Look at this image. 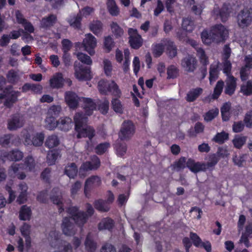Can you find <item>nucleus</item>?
<instances>
[{
    "label": "nucleus",
    "instance_id": "1",
    "mask_svg": "<svg viewBox=\"0 0 252 252\" xmlns=\"http://www.w3.org/2000/svg\"><path fill=\"white\" fill-rule=\"evenodd\" d=\"M66 212L69 217L64 218V235L71 236L75 234L76 229L72 222L73 220L76 225L82 227L88 220V215L83 211L79 210L76 206H71L66 209Z\"/></svg>",
    "mask_w": 252,
    "mask_h": 252
},
{
    "label": "nucleus",
    "instance_id": "2",
    "mask_svg": "<svg viewBox=\"0 0 252 252\" xmlns=\"http://www.w3.org/2000/svg\"><path fill=\"white\" fill-rule=\"evenodd\" d=\"M74 121L77 138L88 137L91 140L94 137L95 131L92 126L87 125V118L83 113H76L74 117Z\"/></svg>",
    "mask_w": 252,
    "mask_h": 252
},
{
    "label": "nucleus",
    "instance_id": "3",
    "mask_svg": "<svg viewBox=\"0 0 252 252\" xmlns=\"http://www.w3.org/2000/svg\"><path fill=\"white\" fill-rule=\"evenodd\" d=\"M228 34V30L221 24L214 26L209 33L207 31L201 33L202 41L206 44H209L212 41L220 42L224 41Z\"/></svg>",
    "mask_w": 252,
    "mask_h": 252
},
{
    "label": "nucleus",
    "instance_id": "4",
    "mask_svg": "<svg viewBox=\"0 0 252 252\" xmlns=\"http://www.w3.org/2000/svg\"><path fill=\"white\" fill-rule=\"evenodd\" d=\"M98 89L101 94H107L108 92H109L117 97H120L121 95L119 86L114 81L109 82L101 80L98 83Z\"/></svg>",
    "mask_w": 252,
    "mask_h": 252
},
{
    "label": "nucleus",
    "instance_id": "5",
    "mask_svg": "<svg viewBox=\"0 0 252 252\" xmlns=\"http://www.w3.org/2000/svg\"><path fill=\"white\" fill-rule=\"evenodd\" d=\"M97 41L96 38L92 34L88 33L85 35L82 43L77 42L76 43V49L81 50L83 48L84 50L87 51L91 56L94 54V49L96 47Z\"/></svg>",
    "mask_w": 252,
    "mask_h": 252
},
{
    "label": "nucleus",
    "instance_id": "6",
    "mask_svg": "<svg viewBox=\"0 0 252 252\" xmlns=\"http://www.w3.org/2000/svg\"><path fill=\"white\" fill-rule=\"evenodd\" d=\"M135 127L130 121H125L122 124L118 133L119 138L122 141H128L134 135Z\"/></svg>",
    "mask_w": 252,
    "mask_h": 252
},
{
    "label": "nucleus",
    "instance_id": "7",
    "mask_svg": "<svg viewBox=\"0 0 252 252\" xmlns=\"http://www.w3.org/2000/svg\"><path fill=\"white\" fill-rule=\"evenodd\" d=\"M100 165L99 159L96 156L91 158V161L84 162L80 166L79 170V176L84 178L87 175V172L91 170H96Z\"/></svg>",
    "mask_w": 252,
    "mask_h": 252
},
{
    "label": "nucleus",
    "instance_id": "8",
    "mask_svg": "<svg viewBox=\"0 0 252 252\" xmlns=\"http://www.w3.org/2000/svg\"><path fill=\"white\" fill-rule=\"evenodd\" d=\"M75 76L79 81H87L91 80L92 77L91 67L84 66L82 64L77 63L74 64Z\"/></svg>",
    "mask_w": 252,
    "mask_h": 252
},
{
    "label": "nucleus",
    "instance_id": "9",
    "mask_svg": "<svg viewBox=\"0 0 252 252\" xmlns=\"http://www.w3.org/2000/svg\"><path fill=\"white\" fill-rule=\"evenodd\" d=\"M237 22L240 28L249 27L252 23V10H241L237 16Z\"/></svg>",
    "mask_w": 252,
    "mask_h": 252
},
{
    "label": "nucleus",
    "instance_id": "10",
    "mask_svg": "<svg viewBox=\"0 0 252 252\" xmlns=\"http://www.w3.org/2000/svg\"><path fill=\"white\" fill-rule=\"evenodd\" d=\"M128 34L129 36V42L131 47L135 49L139 48L142 45L143 39L138 33L137 30L133 28H129L128 30Z\"/></svg>",
    "mask_w": 252,
    "mask_h": 252
},
{
    "label": "nucleus",
    "instance_id": "11",
    "mask_svg": "<svg viewBox=\"0 0 252 252\" xmlns=\"http://www.w3.org/2000/svg\"><path fill=\"white\" fill-rule=\"evenodd\" d=\"M232 12V8L230 3H224L221 9L219 7H215L213 10V14L219 16L222 22H224L227 20L230 13Z\"/></svg>",
    "mask_w": 252,
    "mask_h": 252
},
{
    "label": "nucleus",
    "instance_id": "12",
    "mask_svg": "<svg viewBox=\"0 0 252 252\" xmlns=\"http://www.w3.org/2000/svg\"><path fill=\"white\" fill-rule=\"evenodd\" d=\"M1 156L10 161L21 160L23 157V153L18 149H13L9 152H4L1 153Z\"/></svg>",
    "mask_w": 252,
    "mask_h": 252
},
{
    "label": "nucleus",
    "instance_id": "13",
    "mask_svg": "<svg viewBox=\"0 0 252 252\" xmlns=\"http://www.w3.org/2000/svg\"><path fill=\"white\" fill-rule=\"evenodd\" d=\"M197 61L195 58L188 56L184 58L181 63L182 66L188 72H193L196 68Z\"/></svg>",
    "mask_w": 252,
    "mask_h": 252
},
{
    "label": "nucleus",
    "instance_id": "14",
    "mask_svg": "<svg viewBox=\"0 0 252 252\" xmlns=\"http://www.w3.org/2000/svg\"><path fill=\"white\" fill-rule=\"evenodd\" d=\"M52 195L50 197V199L53 203L59 206V212L62 214L63 212V197L61 193L59 192V189L58 188H54L52 190Z\"/></svg>",
    "mask_w": 252,
    "mask_h": 252
},
{
    "label": "nucleus",
    "instance_id": "15",
    "mask_svg": "<svg viewBox=\"0 0 252 252\" xmlns=\"http://www.w3.org/2000/svg\"><path fill=\"white\" fill-rule=\"evenodd\" d=\"M205 166V163L195 162L191 158H189L187 162V167L194 173L206 171Z\"/></svg>",
    "mask_w": 252,
    "mask_h": 252
},
{
    "label": "nucleus",
    "instance_id": "16",
    "mask_svg": "<svg viewBox=\"0 0 252 252\" xmlns=\"http://www.w3.org/2000/svg\"><path fill=\"white\" fill-rule=\"evenodd\" d=\"M49 85L52 89H59L63 86V74L57 72L49 80Z\"/></svg>",
    "mask_w": 252,
    "mask_h": 252
},
{
    "label": "nucleus",
    "instance_id": "17",
    "mask_svg": "<svg viewBox=\"0 0 252 252\" xmlns=\"http://www.w3.org/2000/svg\"><path fill=\"white\" fill-rule=\"evenodd\" d=\"M6 98L4 105L8 108H11L13 104L18 100V97L20 95L21 93L18 91H13L9 94H5Z\"/></svg>",
    "mask_w": 252,
    "mask_h": 252
},
{
    "label": "nucleus",
    "instance_id": "18",
    "mask_svg": "<svg viewBox=\"0 0 252 252\" xmlns=\"http://www.w3.org/2000/svg\"><path fill=\"white\" fill-rule=\"evenodd\" d=\"M225 82V93L231 95L234 94L236 88V78L233 76H228Z\"/></svg>",
    "mask_w": 252,
    "mask_h": 252
},
{
    "label": "nucleus",
    "instance_id": "19",
    "mask_svg": "<svg viewBox=\"0 0 252 252\" xmlns=\"http://www.w3.org/2000/svg\"><path fill=\"white\" fill-rule=\"evenodd\" d=\"M83 104L82 107L86 114L88 116L92 115L94 110L96 109V103L93 99L89 98H83Z\"/></svg>",
    "mask_w": 252,
    "mask_h": 252
},
{
    "label": "nucleus",
    "instance_id": "20",
    "mask_svg": "<svg viewBox=\"0 0 252 252\" xmlns=\"http://www.w3.org/2000/svg\"><path fill=\"white\" fill-rule=\"evenodd\" d=\"M101 184V179L98 176L94 175L88 178L85 184L84 193L87 196L89 188L92 186H98Z\"/></svg>",
    "mask_w": 252,
    "mask_h": 252
},
{
    "label": "nucleus",
    "instance_id": "21",
    "mask_svg": "<svg viewBox=\"0 0 252 252\" xmlns=\"http://www.w3.org/2000/svg\"><path fill=\"white\" fill-rule=\"evenodd\" d=\"M57 20V16L54 14H50L48 16L42 19L40 22L41 27L47 29L52 26L56 23Z\"/></svg>",
    "mask_w": 252,
    "mask_h": 252
},
{
    "label": "nucleus",
    "instance_id": "22",
    "mask_svg": "<svg viewBox=\"0 0 252 252\" xmlns=\"http://www.w3.org/2000/svg\"><path fill=\"white\" fill-rule=\"evenodd\" d=\"M202 93L203 89L201 88H192L187 93L186 97V100L189 102H193L202 94Z\"/></svg>",
    "mask_w": 252,
    "mask_h": 252
},
{
    "label": "nucleus",
    "instance_id": "23",
    "mask_svg": "<svg viewBox=\"0 0 252 252\" xmlns=\"http://www.w3.org/2000/svg\"><path fill=\"white\" fill-rule=\"evenodd\" d=\"M78 99V96L74 93L66 92L65 101L70 108H75L77 106Z\"/></svg>",
    "mask_w": 252,
    "mask_h": 252
},
{
    "label": "nucleus",
    "instance_id": "24",
    "mask_svg": "<svg viewBox=\"0 0 252 252\" xmlns=\"http://www.w3.org/2000/svg\"><path fill=\"white\" fill-rule=\"evenodd\" d=\"M32 215V210L26 205H23L19 211V219L22 220H30Z\"/></svg>",
    "mask_w": 252,
    "mask_h": 252
},
{
    "label": "nucleus",
    "instance_id": "25",
    "mask_svg": "<svg viewBox=\"0 0 252 252\" xmlns=\"http://www.w3.org/2000/svg\"><path fill=\"white\" fill-rule=\"evenodd\" d=\"M60 140L58 137L56 135H51L48 136L46 139L45 146L49 149H52L58 146Z\"/></svg>",
    "mask_w": 252,
    "mask_h": 252
},
{
    "label": "nucleus",
    "instance_id": "26",
    "mask_svg": "<svg viewBox=\"0 0 252 252\" xmlns=\"http://www.w3.org/2000/svg\"><path fill=\"white\" fill-rule=\"evenodd\" d=\"M45 122L46 128L50 130L54 129L60 124L56 117L49 115H47Z\"/></svg>",
    "mask_w": 252,
    "mask_h": 252
},
{
    "label": "nucleus",
    "instance_id": "27",
    "mask_svg": "<svg viewBox=\"0 0 252 252\" xmlns=\"http://www.w3.org/2000/svg\"><path fill=\"white\" fill-rule=\"evenodd\" d=\"M79 49H76V51L75 53L78 60L80 61L82 63L88 65H91L92 64L93 61L91 57L86 54L80 52Z\"/></svg>",
    "mask_w": 252,
    "mask_h": 252
},
{
    "label": "nucleus",
    "instance_id": "28",
    "mask_svg": "<svg viewBox=\"0 0 252 252\" xmlns=\"http://www.w3.org/2000/svg\"><path fill=\"white\" fill-rule=\"evenodd\" d=\"M64 172L70 178H74L78 172L77 167L74 163H71L65 167Z\"/></svg>",
    "mask_w": 252,
    "mask_h": 252
},
{
    "label": "nucleus",
    "instance_id": "29",
    "mask_svg": "<svg viewBox=\"0 0 252 252\" xmlns=\"http://www.w3.org/2000/svg\"><path fill=\"white\" fill-rule=\"evenodd\" d=\"M231 104L228 102L225 103L220 109L222 119L224 121L229 120L230 117Z\"/></svg>",
    "mask_w": 252,
    "mask_h": 252
},
{
    "label": "nucleus",
    "instance_id": "30",
    "mask_svg": "<svg viewBox=\"0 0 252 252\" xmlns=\"http://www.w3.org/2000/svg\"><path fill=\"white\" fill-rule=\"evenodd\" d=\"M20 119L17 116H13L8 121L7 128L10 130H14L21 127Z\"/></svg>",
    "mask_w": 252,
    "mask_h": 252
},
{
    "label": "nucleus",
    "instance_id": "31",
    "mask_svg": "<svg viewBox=\"0 0 252 252\" xmlns=\"http://www.w3.org/2000/svg\"><path fill=\"white\" fill-rule=\"evenodd\" d=\"M95 208L101 212H106L109 210L110 207L105 201L103 200H96L94 203Z\"/></svg>",
    "mask_w": 252,
    "mask_h": 252
},
{
    "label": "nucleus",
    "instance_id": "32",
    "mask_svg": "<svg viewBox=\"0 0 252 252\" xmlns=\"http://www.w3.org/2000/svg\"><path fill=\"white\" fill-rule=\"evenodd\" d=\"M59 153L56 150L49 151L47 155V162L49 165H53L55 163L57 159L58 158Z\"/></svg>",
    "mask_w": 252,
    "mask_h": 252
},
{
    "label": "nucleus",
    "instance_id": "33",
    "mask_svg": "<svg viewBox=\"0 0 252 252\" xmlns=\"http://www.w3.org/2000/svg\"><path fill=\"white\" fill-rule=\"evenodd\" d=\"M107 6L110 14L112 16H117L119 10L114 0H107Z\"/></svg>",
    "mask_w": 252,
    "mask_h": 252
},
{
    "label": "nucleus",
    "instance_id": "34",
    "mask_svg": "<svg viewBox=\"0 0 252 252\" xmlns=\"http://www.w3.org/2000/svg\"><path fill=\"white\" fill-rule=\"evenodd\" d=\"M6 78L9 83L14 84L19 80L18 72L12 69L9 70L6 74Z\"/></svg>",
    "mask_w": 252,
    "mask_h": 252
},
{
    "label": "nucleus",
    "instance_id": "35",
    "mask_svg": "<svg viewBox=\"0 0 252 252\" xmlns=\"http://www.w3.org/2000/svg\"><path fill=\"white\" fill-rule=\"evenodd\" d=\"M218 74L219 70L218 65L216 64L211 65L209 71V80L211 84L218 79Z\"/></svg>",
    "mask_w": 252,
    "mask_h": 252
},
{
    "label": "nucleus",
    "instance_id": "36",
    "mask_svg": "<svg viewBox=\"0 0 252 252\" xmlns=\"http://www.w3.org/2000/svg\"><path fill=\"white\" fill-rule=\"evenodd\" d=\"M195 49L197 56L199 58L201 63L204 65L208 64L209 63V61L205 51L201 48L199 47H196Z\"/></svg>",
    "mask_w": 252,
    "mask_h": 252
},
{
    "label": "nucleus",
    "instance_id": "37",
    "mask_svg": "<svg viewBox=\"0 0 252 252\" xmlns=\"http://www.w3.org/2000/svg\"><path fill=\"white\" fill-rule=\"evenodd\" d=\"M45 138L43 132H37L32 137V145L35 147L41 146Z\"/></svg>",
    "mask_w": 252,
    "mask_h": 252
},
{
    "label": "nucleus",
    "instance_id": "38",
    "mask_svg": "<svg viewBox=\"0 0 252 252\" xmlns=\"http://www.w3.org/2000/svg\"><path fill=\"white\" fill-rule=\"evenodd\" d=\"M219 113L218 108L210 110L203 115L204 121L207 122H211L218 115Z\"/></svg>",
    "mask_w": 252,
    "mask_h": 252
},
{
    "label": "nucleus",
    "instance_id": "39",
    "mask_svg": "<svg viewBox=\"0 0 252 252\" xmlns=\"http://www.w3.org/2000/svg\"><path fill=\"white\" fill-rule=\"evenodd\" d=\"M111 105L113 110L118 113H123L124 107L121 101L118 98H113L111 100Z\"/></svg>",
    "mask_w": 252,
    "mask_h": 252
},
{
    "label": "nucleus",
    "instance_id": "40",
    "mask_svg": "<svg viewBox=\"0 0 252 252\" xmlns=\"http://www.w3.org/2000/svg\"><path fill=\"white\" fill-rule=\"evenodd\" d=\"M182 27L184 30L191 32L194 29L193 22L189 18H184L182 22Z\"/></svg>",
    "mask_w": 252,
    "mask_h": 252
},
{
    "label": "nucleus",
    "instance_id": "41",
    "mask_svg": "<svg viewBox=\"0 0 252 252\" xmlns=\"http://www.w3.org/2000/svg\"><path fill=\"white\" fill-rule=\"evenodd\" d=\"M228 139V134L224 131H222L217 134L213 137L212 141L221 144L224 142L225 141Z\"/></svg>",
    "mask_w": 252,
    "mask_h": 252
},
{
    "label": "nucleus",
    "instance_id": "42",
    "mask_svg": "<svg viewBox=\"0 0 252 252\" xmlns=\"http://www.w3.org/2000/svg\"><path fill=\"white\" fill-rule=\"evenodd\" d=\"M114 225L113 220L110 219H104L99 223L98 228L99 230L111 229Z\"/></svg>",
    "mask_w": 252,
    "mask_h": 252
},
{
    "label": "nucleus",
    "instance_id": "43",
    "mask_svg": "<svg viewBox=\"0 0 252 252\" xmlns=\"http://www.w3.org/2000/svg\"><path fill=\"white\" fill-rule=\"evenodd\" d=\"M102 25L100 21H93L90 25V29L94 33L97 35L99 34L102 30Z\"/></svg>",
    "mask_w": 252,
    "mask_h": 252
},
{
    "label": "nucleus",
    "instance_id": "44",
    "mask_svg": "<svg viewBox=\"0 0 252 252\" xmlns=\"http://www.w3.org/2000/svg\"><path fill=\"white\" fill-rule=\"evenodd\" d=\"M247 155L246 154H242L240 156L235 155L233 156L232 160L234 164L239 167L243 166L244 163L246 162Z\"/></svg>",
    "mask_w": 252,
    "mask_h": 252
},
{
    "label": "nucleus",
    "instance_id": "45",
    "mask_svg": "<svg viewBox=\"0 0 252 252\" xmlns=\"http://www.w3.org/2000/svg\"><path fill=\"white\" fill-rule=\"evenodd\" d=\"M82 17L80 14H78L77 16H74L68 20V22L72 27L79 29L81 27V21Z\"/></svg>",
    "mask_w": 252,
    "mask_h": 252
},
{
    "label": "nucleus",
    "instance_id": "46",
    "mask_svg": "<svg viewBox=\"0 0 252 252\" xmlns=\"http://www.w3.org/2000/svg\"><path fill=\"white\" fill-rule=\"evenodd\" d=\"M223 86L224 82L222 80H220L217 82L214 88V93L212 95L214 99L218 98L222 92Z\"/></svg>",
    "mask_w": 252,
    "mask_h": 252
},
{
    "label": "nucleus",
    "instance_id": "47",
    "mask_svg": "<svg viewBox=\"0 0 252 252\" xmlns=\"http://www.w3.org/2000/svg\"><path fill=\"white\" fill-rule=\"evenodd\" d=\"M241 91L244 94L249 95L252 94V82L248 81L241 86Z\"/></svg>",
    "mask_w": 252,
    "mask_h": 252
},
{
    "label": "nucleus",
    "instance_id": "48",
    "mask_svg": "<svg viewBox=\"0 0 252 252\" xmlns=\"http://www.w3.org/2000/svg\"><path fill=\"white\" fill-rule=\"evenodd\" d=\"M111 28L113 33L116 37H120L124 34L123 29L118 25V24L113 22L111 24Z\"/></svg>",
    "mask_w": 252,
    "mask_h": 252
},
{
    "label": "nucleus",
    "instance_id": "49",
    "mask_svg": "<svg viewBox=\"0 0 252 252\" xmlns=\"http://www.w3.org/2000/svg\"><path fill=\"white\" fill-rule=\"evenodd\" d=\"M219 160V158L217 156L215 155L211 156L207 163H205L206 170L213 168L218 163Z\"/></svg>",
    "mask_w": 252,
    "mask_h": 252
},
{
    "label": "nucleus",
    "instance_id": "50",
    "mask_svg": "<svg viewBox=\"0 0 252 252\" xmlns=\"http://www.w3.org/2000/svg\"><path fill=\"white\" fill-rule=\"evenodd\" d=\"M62 110L60 105H53L48 109L47 115L57 117Z\"/></svg>",
    "mask_w": 252,
    "mask_h": 252
},
{
    "label": "nucleus",
    "instance_id": "51",
    "mask_svg": "<svg viewBox=\"0 0 252 252\" xmlns=\"http://www.w3.org/2000/svg\"><path fill=\"white\" fill-rule=\"evenodd\" d=\"M246 136H238L233 140V143L235 148L240 149L246 143Z\"/></svg>",
    "mask_w": 252,
    "mask_h": 252
},
{
    "label": "nucleus",
    "instance_id": "52",
    "mask_svg": "<svg viewBox=\"0 0 252 252\" xmlns=\"http://www.w3.org/2000/svg\"><path fill=\"white\" fill-rule=\"evenodd\" d=\"M166 45L169 56L171 58L175 57L177 55V49L174 43L170 40H167Z\"/></svg>",
    "mask_w": 252,
    "mask_h": 252
},
{
    "label": "nucleus",
    "instance_id": "53",
    "mask_svg": "<svg viewBox=\"0 0 252 252\" xmlns=\"http://www.w3.org/2000/svg\"><path fill=\"white\" fill-rule=\"evenodd\" d=\"M168 78H175L178 75V69L174 65H170L167 68V70Z\"/></svg>",
    "mask_w": 252,
    "mask_h": 252
},
{
    "label": "nucleus",
    "instance_id": "54",
    "mask_svg": "<svg viewBox=\"0 0 252 252\" xmlns=\"http://www.w3.org/2000/svg\"><path fill=\"white\" fill-rule=\"evenodd\" d=\"M85 245L86 250L89 252H93L96 249L95 244L89 238V236L86 238Z\"/></svg>",
    "mask_w": 252,
    "mask_h": 252
},
{
    "label": "nucleus",
    "instance_id": "55",
    "mask_svg": "<svg viewBox=\"0 0 252 252\" xmlns=\"http://www.w3.org/2000/svg\"><path fill=\"white\" fill-rule=\"evenodd\" d=\"M103 63L105 74L108 76H111L112 70V66L111 62L107 59H105L103 60Z\"/></svg>",
    "mask_w": 252,
    "mask_h": 252
},
{
    "label": "nucleus",
    "instance_id": "56",
    "mask_svg": "<svg viewBox=\"0 0 252 252\" xmlns=\"http://www.w3.org/2000/svg\"><path fill=\"white\" fill-rule=\"evenodd\" d=\"M110 144L108 143H100L96 147L95 152L98 155H102L107 150Z\"/></svg>",
    "mask_w": 252,
    "mask_h": 252
},
{
    "label": "nucleus",
    "instance_id": "57",
    "mask_svg": "<svg viewBox=\"0 0 252 252\" xmlns=\"http://www.w3.org/2000/svg\"><path fill=\"white\" fill-rule=\"evenodd\" d=\"M186 158L185 157H181L179 159L175 162L174 167L177 170L183 169L185 168L186 165H187Z\"/></svg>",
    "mask_w": 252,
    "mask_h": 252
},
{
    "label": "nucleus",
    "instance_id": "58",
    "mask_svg": "<svg viewBox=\"0 0 252 252\" xmlns=\"http://www.w3.org/2000/svg\"><path fill=\"white\" fill-rule=\"evenodd\" d=\"M13 135L11 134H4L0 137V145L5 147L10 143V140Z\"/></svg>",
    "mask_w": 252,
    "mask_h": 252
},
{
    "label": "nucleus",
    "instance_id": "59",
    "mask_svg": "<svg viewBox=\"0 0 252 252\" xmlns=\"http://www.w3.org/2000/svg\"><path fill=\"white\" fill-rule=\"evenodd\" d=\"M37 200L42 203H47L48 202V191L44 190L40 191L37 196Z\"/></svg>",
    "mask_w": 252,
    "mask_h": 252
},
{
    "label": "nucleus",
    "instance_id": "60",
    "mask_svg": "<svg viewBox=\"0 0 252 252\" xmlns=\"http://www.w3.org/2000/svg\"><path fill=\"white\" fill-rule=\"evenodd\" d=\"M164 51V46L162 44H158L154 46L153 53L155 57H158L162 54Z\"/></svg>",
    "mask_w": 252,
    "mask_h": 252
},
{
    "label": "nucleus",
    "instance_id": "61",
    "mask_svg": "<svg viewBox=\"0 0 252 252\" xmlns=\"http://www.w3.org/2000/svg\"><path fill=\"white\" fill-rule=\"evenodd\" d=\"M24 163L27 168H28L30 171H32L34 168L35 164L33 158L32 156H28L25 158Z\"/></svg>",
    "mask_w": 252,
    "mask_h": 252
},
{
    "label": "nucleus",
    "instance_id": "62",
    "mask_svg": "<svg viewBox=\"0 0 252 252\" xmlns=\"http://www.w3.org/2000/svg\"><path fill=\"white\" fill-rule=\"evenodd\" d=\"M244 124L242 121L235 122L232 126V129L234 132H240L244 128Z\"/></svg>",
    "mask_w": 252,
    "mask_h": 252
},
{
    "label": "nucleus",
    "instance_id": "63",
    "mask_svg": "<svg viewBox=\"0 0 252 252\" xmlns=\"http://www.w3.org/2000/svg\"><path fill=\"white\" fill-rule=\"evenodd\" d=\"M190 238L192 240L193 245L197 247H199L202 244V241L199 237L196 234L193 232L190 233Z\"/></svg>",
    "mask_w": 252,
    "mask_h": 252
},
{
    "label": "nucleus",
    "instance_id": "64",
    "mask_svg": "<svg viewBox=\"0 0 252 252\" xmlns=\"http://www.w3.org/2000/svg\"><path fill=\"white\" fill-rule=\"evenodd\" d=\"M244 121L247 127L252 126V110L247 113Z\"/></svg>",
    "mask_w": 252,
    "mask_h": 252
}]
</instances>
